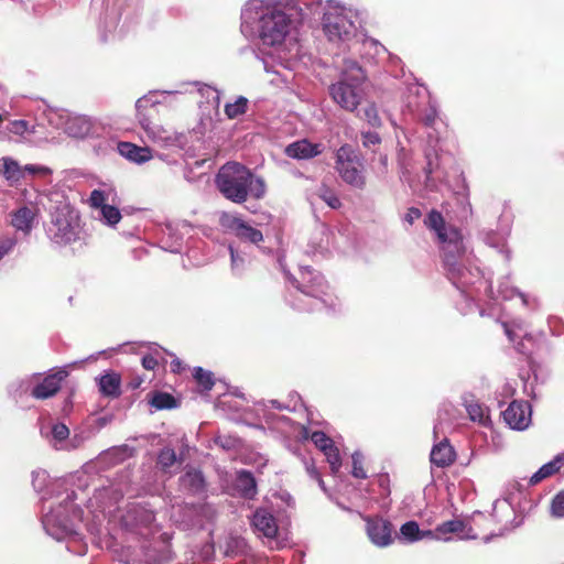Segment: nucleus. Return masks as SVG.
<instances>
[{
  "mask_svg": "<svg viewBox=\"0 0 564 564\" xmlns=\"http://www.w3.org/2000/svg\"><path fill=\"white\" fill-rule=\"evenodd\" d=\"M295 0H248L241 8L240 31L248 40H257L263 50L278 54L280 64L289 61L286 50L295 28Z\"/></svg>",
  "mask_w": 564,
  "mask_h": 564,
  "instance_id": "1",
  "label": "nucleus"
},
{
  "mask_svg": "<svg viewBox=\"0 0 564 564\" xmlns=\"http://www.w3.org/2000/svg\"><path fill=\"white\" fill-rule=\"evenodd\" d=\"M155 516L148 505L132 502L120 511L119 524L122 531L128 534L138 535L147 540L154 532ZM131 546L127 549V554L122 555L121 562L124 564H167L173 560V553L170 545L160 543L159 545L148 544L143 541L139 551L133 555L130 552Z\"/></svg>",
  "mask_w": 564,
  "mask_h": 564,
  "instance_id": "2",
  "label": "nucleus"
},
{
  "mask_svg": "<svg viewBox=\"0 0 564 564\" xmlns=\"http://www.w3.org/2000/svg\"><path fill=\"white\" fill-rule=\"evenodd\" d=\"M74 490L65 489V497L57 506L50 505L42 517L45 532L56 541L66 542V550L75 555L83 556L87 553V543L78 532L76 524L82 521L84 511L74 505L76 500Z\"/></svg>",
  "mask_w": 564,
  "mask_h": 564,
  "instance_id": "3",
  "label": "nucleus"
},
{
  "mask_svg": "<svg viewBox=\"0 0 564 564\" xmlns=\"http://www.w3.org/2000/svg\"><path fill=\"white\" fill-rule=\"evenodd\" d=\"M181 90H151L135 102L137 120L147 138L154 144L165 149L186 150L189 144V132H176L155 122L158 106L166 96Z\"/></svg>",
  "mask_w": 564,
  "mask_h": 564,
  "instance_id": "4",
  "label": "nucleus"
},
{
  "mask_svg": "<svg viewBox=\"0 0 564 564\" xmlns=\"http://www.w3.org/2000/svg\"><path fill=\"white\" fill-rule=\"evenodd\" d=\"M438 243L448 280L462 294L471 297L468 288L481 280V271L471 263L462 232L457 228L449 230Z\"/></svg>",
  "mask_w": 564,
  "mask_h": 564,
  "instance_id": "5",
  "label": "nucleus"
},
{
  "mask_svg": "<svg viewBox=\"0 0 564 564\" xmlns=\"http://www.w3.org/2000/svg\"><path fill=\"white\" fill-rule=\"evenodd\" d=\"M278 262L288 281L296 290L295 294H291L293 300L288 299L294 310L311 312L333 305L329 285L321 272L311 267H300L296 278L285 268L283 257H279Z\"/></svg>",
  "mask_w": 564,
  "mask_h": 564,
  "instance_id": "6",
  "label": "nucleus"
},
{
  "mask_svg": "<svg viewBox=\"0 0 564 564\" xmlns=\"http://www.w3.org/2000/svg\"><path fill=\"white\" fill-rule=\"evenodd\" d=\"M215 185L226 199L235 204L245 203L249 195L259 199L265 194L264 181L238 162L224 164L216 174Z\"/></svg>",
  "mask_w": 564,
  "mask_h": 564,
  "instance_id": "7",
  "label": "nucleus"
},
{
  "mask_svg": "<svg viewBox=\"0 0 564 564\" xmlns=\"http://www.w3.org/2000/svg\"><path fill=\"white\" fill-rule=\"evenodd\" d=\"M323 31L329 42L337 44L341 50H350L359 42V28L361 19L359 12L347 8L337 0H327L323 12Z\"/></svg>",
  "mask_w": 564,
  "mask_h": 564,
  "instance_id": "8",
  "label": "nucleus"
},
{
  "mask_svg": "<svg viewBox=\"0 0 564 564\" xmlns=\"http://www.w3.org/2000/svg\"><path fill=\"white\" fill-rule=\"evenodd\" d=\"M50 126L64 131L76 139H100L97 145H94L97 153L105 152L110 143L104 138L106 129L97 121L83 115H70L64 109H47L44 112Z\"/></svg>",
  "mask_w": 564,
  "mask_h": 564,
  "instance_id": "9",
  "label": "nucleus"
},
{
  "mask_svg": "<svg viewBox=\"0 0 564 564\" xmlns=\"http://www.w3.org/2000/svg\"><path fill=\"white\" fill-rule=\"evenodd\" d=\"M79 212L66 199L56 202L46 227L48 239L57 246H67L80 239Z\"/></svg>",
  "mask_w": 564,
  "mask_h": 564,
  "instance_id": "10",
  "label": "nucleus"
},
{
  "mask_svg": "<svg viewBox=\"0 0 564 564\" xmlns=\"http://www.w3.org/2000/svg\"><path fill=\"white\" fill-rule=\"evenodd\" d=\"M328 93L337 106L346 111L355 112L364 97L362 77H339L328 87Z\"/></svg>",
  "mask_w": 564,
  "mask_h": 564,
  "instance_id": "11",
  "label": "nucleus"
},
{
  "mask_svg": "<svg viewBox=\"0 0 564 564\" xmlns=\"http://www.w3.org/2000/svg\"><path fill=\"white\" fill-rule=\"evenodd\" d=\"M335 169L348 185L358 189L365 187L366 177L362 172V162L351 145L344 144L336 151Z\"/></svg>",
  "mask_w": 564,
  "mask_h": 564,
  "instance_id": "12",
  "label": "nucleus"
},
{
  "mask_svg": "<svg viewBox=\"0 0 564 564\" xmlns=\"http://www.w3.org/2000/svg\"><path fill=\"white\" fill-rule=\"evenodd\" d=\"M359 43L351 45L349 51L357 52L361 59L370 65L379 64L383 58L388 57L392 64L400 63L401 59L392 55L384 45H382L376 39L369 37L365 33L360 32L356 39Z\"/></svg>",
  "mask_w": 564,
  "mask_h": 564,
  "instance_id": "13",
  "label": "nucleus"
},
{
  "mask_svg": "<svg viewBox=\"0 0 564 564\" xmlns=\"http://www.w3.org/2000/svg\"><path fill=\"white\" fill-rule=\"evenodd\" d=\"M35 375L33 399L46 400L54 397L61 390L62 383L69 372L67 367L64 366L50 369L45 376L41 372H35Z\"/></svg>",
  "mask_w": 564,
  "mask_h": 564,
  "instance_id": "14",
  "label": "nucleus"
},
{
  "mask_svg": "<svg viewBox=\"0 0 564 564\" xmlns=\"http://www.w3.org/2000/svg\"><path fill=\"white\" fill-rule=\"evenodd\" d=\"M219 224L226 231L234 234L241 241L250 242L256 246L263 241V234L259 229L252 227L235 214L227 212L221 213Z\"/></svg>",
  "mask_w": 564,
  "mask_h": 564,
  "instance_id": "15",
  "label": "nucleus"
},
{
  "mask_svg": "<svg viewBox=\"0 0 564 564\" xmlns=\"http://www.w3.org/2000/svg\"><path fill=\"white\" fill-rule=\"evenodd\" d=\"M416 98L417 102L409 100L408 108L419 121L426 127H432L438 115L436 101L431 98L425 87L417 88Z\"/></svg>",
  "mask_w": 564,
  "mask_h": 564,
  "instance_id": "16",
  "label": "nucleus"
},
{
  "mask_svg": "<svg viewBox=\"0 0 564 564\" xmlns=\"http://www.w3.org/2000/svg\"><path fill=\"white\" fill-rule=\"evenodd\" d=\"M364 520L371 543L379 547H386L392 543V524L390 521L380 517H364Z\"/></svg>",
  "mask_w": 564,
  "mask_h": 564,
  "instance_id": "17",
  "label": "nucleus"
},
{
  "mask_svg": "<svg viewBox=\"0 0 564 564\" xmlns=\"http://www.w3.org/2000/svg\"><path fill=\"white\" fill-rule=\"evenodd\" d=\"M425 165L423 173L425 176L424 184L429 191H437L438 183L446 180V173L440 164V156L434 148H427L424 151Z\"/></svg>",
  "mask_w": 564,
  "mask_h": 564,
  "instance_id": "18",
  "label": "nucleus"
},
{
  "mask_svg": "<svg viewBox=\"0 0 564 564\" xmlns=\"http://www.w3.org/2000/svg\"><path fill=\"white\" fill-rule=\"evenodd\" d=\"M503 421L512 430L523 431L531 422V406L524 401H512L502 412Z\"/></svg>",
  "mask_w": 564,
  "mask_h": 564,
  "instance_id": "19",
  "label": "nucleus"
},
{
  "mask_svg": "<svg viewBox=\"0 0 564 564\" xmlns=\"http://www.w3.org/2000/svg\"><path fill=\"white\" fill-rule=\"evenodd\" d=\"M312 442L325 455L333 475H337L341 467V459L334 441L322 431H315L311 435Z\"/></svg>",
  "mask_w": 564,
  "mask_h": 564,
  "instance_id": "20",
  "label": "nucleus"
},
{
  "mask_svg": "<svg viewBox=\"0 0 564 564\" xmlns=\"http://www.w3.org/2000/svg\"><path fill=\"white\" fill-rule=\"evenodd\" d=\"M178 482L181 490L189 496L203 497L207 491V484L203 471L192 466L185 467Z\"/></svg>",
  "mask_w": 564,
  "mask_h": 564,
  "instance_id": "21",
  "label": "nucleus"
},
{
  "mask_svg": "<svg viewBox=\"0 0 564 564\" xmlns=\"http://www.w3.org/2000/svg\"><path fill=\"white\" fill-rule=\"evenodd\" d=\"M191 227L192 226L188 221H182L176 226L172 224L165 225V227L162 229V237L160 239L162 249L172 253L180 252L184 238L182 231L187 230Z\"/></svg>",
  "mask_w": 564,
  "mask_h": 564,
  "instance_id": "22",
  "label": "nucleus"
},
{
  "mask_svg": "<svg viewBox=\"0 0 564 564\" xmlns=\"http://www.w3.org/2000/svg\"><path fill=\"white\" fill-rule=\"evenodd\" d=\"M35 216L33 207L23 205L10 213V224L17 231L28 236L34 227Z\"/></svg>",
  "mask_w": 564,
  "mask_h": 564,
  "instance_id": "23",
  "label": "nucleus"
},
{
  "mask_svg": "<svg viewBox=\"0 0 564 564\" xmlns=\"http://www.w3.org/2000/svg\"><path fill=\"white\" fill-rule=\"evenodd\" d=\"M251 524L256 532L264 538L273 539L278 533L274 516L264 508L257 509L252 516Z\"/></svg>",
  "mask_w": 564,
  "mask_h": 564,
  "instance_id": "24",
  "label": "nucleus"
},
{
  "mask_svg": "<svg viewBox=\"0 0 564 564\" xmlns=\"http://www.w3.org/2000/svg\"><path fill=\"white\" fill-rule=\"evenodd\" d=\"M322 153V144L306 139L295 141L285 148V154L296 160H308Z\"/></svg>",
  "mask_w": 564,
  "mask_h": 564,
  "instance_id": "25",
  "label": "nucleus"
},
{
  "mask_svg": "<svg viewBox=\"0 0 564 564\" xmlns=\"http://www.w3.org/2000/svg\"><path fill=\"white\" fill-rule=\"evenodd\" d=\"M237 494L243 498L251 500L257 496V481L251 471L241 469L237 473L235 485Z\"/></svg>",
  "mask_w": 564,
  "mask_h": 564,
  "instance_id": "26",
  "label": "nucleus"
},
{
  "mask_svg": "<svg viewBox=\"0 0 564 564\" xmlns=\"http://www.w3.org/2000/svg\"><path fill=\"white\" fill-rule=\"evenodd\" d=\"M431 463L437 467L449 466L455 460V452L447 438L435 444L430 454Z\"/></svg>",
  "mask_w": 564,
  "mask_h": 564,
  "instance_id": "27",
  "label": "nucleus"
},
{
  "mask_svg": "<svg viewBox=\"0 0 564 564\" xmlns=\"http://www.w3.org/2000/svg\"><path fill=\"white\" fill-rule=\"evenodd\" d=\"M117 148L120 155L138 164L145 163L152 158L149 148L138 147L131 142H118Z\"/></svg>",
  "mask_w": 564,
  "mask_h": 564,
  "instance_id": "28",
  "label": "nucleus"
},
{
  "mask_svg": "<svg viewBox=\"0 0 564 564\" xmlns=\"http://www.w3.org/2000/svg\"><path fill=\"white\" fill-rule=\"evenodd\" d=\"M96 380L99 391L104 397L113 399L121 394V378L118 373L113 371L107 372Z\"/></svg>",
  "mask_w": 564,
  "mask_h": 564,
  "instance_id": "29",
  "label": "nucleus"
},
{
  "mask_svg": "<svg viewBox=\"0 0 564 564\" xmlns=\"http://www.w3.org/2000/svg\"><path fill=\"white\" fill-rule=\"evenodd\" d=\"M35 379V372L24 376L22 378L14 379L8 386V393L17 401L25 395H30L33 398V388Z\"/></svg>",
  "mask_w": 564,
  "mask_h": 564,
  "instance_id": "30",
  "label": "nucleus"
},
{
  "mask_svg": "<svg viewBox=\"0 0 564 564\" xmlns=\"http://www.w3.org/2000/svg\"><path fill=\"white\" fill-rule=\"evenodd\" d=\"M118 198L117 191L110 185H104L102 187L94 189L88 198L90 207L97 212L102 206L110 203L116 204Z\"/></svg>",
  "mask_w": 564,
  "mask_h": 564,
  "instance_id": "31",
  "label": "nucleus"
},
{
  "mask_svg": "<svg viewBox=\"0 0 564 564\" xmlns=\"http://www.w3.org/2000/svg\"><path fill=\"white\" fill-rule=\"evenodd\" d=\"M397 161L401 181L412 186V182L414 180L415 165L411 151L401 147L398 151Z\"/></svg>",
  "mask_w": 564,
  "mask_h": 564,
  "instance_id": "32",
  "label": "nucleus"
},
{
  "mask_svg": "<svg viewBox=\"0 0 564 564\" xmlns=\"http://www.w3.org/2000/svg\"><path fill=\"white\" fill-rule=\"evenodd\" d=\"M229 253L232 275L236 278H242L250 264V257L247 252L235 248L232 245H229Z\"/></svg>",
  "mask_w": 564,
  "mask_h": 564,
  "instance_id": "33",
  "label": "nucleus"
},
{
  "mask_svg": "<svg viewBox=\"0 0 564 564\" xmlns=\"http://www.w3.org/2000/svg\"><path fill=\"white\" fill-rule=\"evenodd\" d=\"M564 463V453L557 454L551 462L542 465L530 478L531 485H536L543 479L554 475Z\"/></svg>",
  "mask_w": 564,
  "mask_h": 564,
  "instance_id": "34",
  "label": "nucleus"
},
{
  "mask_svg": "<svg viewBox=\"0 0 564 564\" xmlns=\"http://www.w3.org/2000/svg\"><path fill=\"white\" fill-rule=\"evenodd\" d=\"M480 237L487 246L497 249L498 252L505 254V259L509 261L510 251L506 245V234L495 230H481Z\"/></svg>",
  "mask_w": 564,
  "mask_h": 564,
  "instance_id": "35",
  "label": "nucleus"
},
{
  "mask_svg": "<svg viewBox=\"0 0 564 564\" xmlns=\"http://www.w3.org/2000/svg\"><path fill=\"white\" fill-rule=\"evenodd\" d=\"M424 224L431 230H433L437 237V239L442 237H446L449 230L455 229V227L446 226L444 217L441 212L432 209L425 217Z\"/></svg>",
  "mask_w": 564,
  "mask_h": 564,
  "instance_id": "36",
  "label": "nucleus"
},
{
  "mask_svg": "<svg viewBox=\"0 0 564 564\" xmlns=\"http://www.w3.org/2000/svg\"><path fill=\"white\" fill-rule=\"evenodd\" d=\"M499 512L506 514L507 517L512 516V521L510 523H508V521L505 522L506 530L514 529L520 524V522H516L517 517L509 499H497L494 503L492 516L497 519L498 522H503V519L499 516Z\"/></svg>",
  "mask_w": 564,
  "mask_h": 564,
  "instance_id": "37",
  "label": "nucleus"
},
{
  "mask_svg": "<svg viewBox=\"0 0 564 564\" xmlns=\"http://www.w3.org/2000/svg\"><path fill=\"white\" fill-rule=\"evenodd\" d=\"M400 534L406 542L413 543L427 536H434L431 530L422 531L415 521H408L400 528Z\"/></svg>",
  "mask_w": 564,
  "mask_h": 564,
  "instance_id": "38",
  "label": "nucleus"
},
{
  "mask_svg": "<svg viewBox=\"0 0 564 564\" xmlns=\"http://www.w3.org/2000/svg\"><path fill=\"white\" fill-rule=\"evenodd\" d=\"M43 127V123L32 124L30 121L20 119L9 121L7 124V130L10 133L21 135L23 138H29L32 134L39 133V129Z\"/></svg>",
  "mask_w": 564,
  "mask_h": 564,
  "instance_id": "39",
  "label": "nucleus"
},
{
  "mask_svg": "<svg viewBox=\"0 0 564 564\" xmlns=\"http://www.w3.org/2000/svg\"><path fill=\"white\" fill-rule=\"evenodd\" d=\"M96 213V219L100 220L104 225L115 227L121 220V213L119 208L110 203L102 206Z\"/></svg>",
  "mask_w": 564,
  "mask_h": 564,
  "instance_id": "40",
  "label": "nucleus"
},
{
  "mask_svg": "<svg viewBox=\"0 0 564 564\" xmlns=\"http://www.w3.org/2000/svg\"><path fill=\"white\" fill-rule=\"evenodd\" d=\"M248 543L246 539L239 535H229L225 543V555L236 557L247 553Z\"/></svg>",
  "mask_w": 564,
  "mask_h": 564,
  "instance_id": "41",
  "label": "nucleus"
},
{
  "mask_svg": "<svg viewBox=\"0 0 564 564\" xmlns=\"http://www.w3.org/2000/svg\"><path fill=\"white\" fill-rule=\"evenodd\" d=\"M297 7L294 12H297L301 19H306L319 14L325 7L323 0H295Z\"/></svg>",
  "mask_w": 564,
  "mask_h": 564,
  "instance_id": "42",
  "label": "nucleus"
},
{
  "mask_svg": "<svg viewBox=\"0 0 564 564\" xmlns=\"http://www.w3.org/2000/svg\"><path fill=\"white\" fill-rule=\"evenodd\" d=\"M68 437L69 429L64 423L57 422L51 426L48 442L55 449L59 445H65Z\"/></svg>",
  "mask_w": 564,
  "mask_h": 564,
  "instance_id": "43",
  "label": "nucleus"
},
{
  "mask_svg": "<svg viewBox=\"0 0 564 564\" xmlns=\"http://www.w3.org/2000/svg\"><path fill=\"white\" fill-rule=\"evenodd\" d=\"M3 176L11 183L19 182L23 177V170L19 163L11 158H3Z\"/></svg>",
  "mask_w": 564,
  "mask_h": 564,
  "instance_id": "44",
  "label": "nucleus"
},
{
  "mask_svg": "<svg viewBox=\"0 0 564 564\" xmlns=\"http://www.w3.org/2000/svg\"><path fill=\"white\" fill-rule=\"evenodd\" d=\"M150 404L156 410H171L178 406L176 399L167 392H155Z\"/></svg>",
  "mask_w": 564,
  "mask_h": 564,
  "instance_id": "45",
  "label": "nucleus"
},
{
  "mask_svg": "<svg viewBox=\"0 0 564 564\" xmlns=\"http://www.w3.org/2000/svg\"><path fill=\"white\" fill-rule=\"evenodd\" d=\"M176 462H183V455L180 456L176 454L175 449L172 447L165 446L158 454V465L166 470L172 467Z\"/></svg>",
  "mask_w": 564,
  "mask_h": 564,
  "instance_id": "46",
  "label": "nucleus"
},
{
  "mask_svg": "<svg viewBox=\"0 0 564 564\" xmlns=\"http://www.w3.org/2000/svg\"><path fill=\"white\" fill-rule=\"evenodd\" d=\"M249 100L239 96L234 102H227L225 105V115L228 119H236L247 112Z\"/></svg>",
  "mask_w": 564,
  "mask_h": 564,
  "instance_id": "47",
  "label": "nucleus"
},
{
  "mask_svg": "<svg viewBox=\"0 0 564 564\" xmlns=\"http://www.w3.org/2000/svg\"><path fill=\"white\" fill-rule=\"evenodd\" d=\"M357 117L366 121L372 128H379L382 123L377 106L373 102H370L365 108L358 110Z\"/></svg>",
  "mask_w": 564,
  "mask_h": 564,
  "instance_id": "48",
  "label": "nucleus"
},
{
  "mask_svg": "<svg viewBox=\"0 0 564 564\" xmlns=\"http://www.w3.org/2000/svg\"><path fill=\"white\" fill-rule=\"evenodd\" d=\"M360 78L362 77V84L367 79V70L355 59L347 58L344 62V69L339 77Z\"/></svg>",
  "mask_w": 564,
  "mask_h": 564,
  "instance_id": "49",
  "label": "nucleus"
},
{
  "mask_svg": "<svg viewBox=\"0 0 564 564\" xmlns=\"http://www.w3.org/2000/svg\"><path fill=\"white\" fill-rule=\"evenodd\" d=\"M465 529V522L458 519L448 520L438 524L435 529V534L438 539L448 540L445 538L449 533H460Z\"/></svg>",
  "mask_w": 564,
  "mask_h": 564,
  "instance_id": "50",
  "label": "nucleus"
},
{
  "mask_svg": "<svg viewBox=\"0 0 564 564\" xmlns=\"http://www.w3.org/2000/svg\"><path fill=\"white\" fill-rule=\"evenodd\" d=\"M150 354L142 357L141 362L144 369L154 370L159 364L158 358L160 357L161 352H167V350L155 343L150 344Z\"/></svg>",
  "mask_w": 564,
  "mask_h": 564,
  "instance_id": "51",
  "label": "nucleus"
},
{
  "mask_svg": "<svg viewBox=\"0 0 564 564\" xmlns=\"http://www.w3.org/2000/svg\"><path fill=\"white\" fill-rule=\"evenodd\" d=\"M193 376L197 383L205 390L210 391L215 384L213 372L204 370L202 367H195Z\"/></svg>",
  "mask_w": 564,
  "mask_h": 564,
  "instance_id": "52",
  "label": "nucleus"
},
{
  "mask_svg": "<svg viewBox=\"0 0 564 564\" xmlns=\"http://www.w3.org/2000/svg\"><path fill=\"white\" fill-rule=\"evenodd\" d=\"M256 57H259L260 62L262 63L263 69L267 73L279 75L280 72L278 67H286V65H284L285 62H282V64H280L278 54L274 51L273 53H269V57H265L264 54L261 57L259 56V54H256Z\"/></svg>",
  "mask_w": 564,
  "mask_h": 564,
  "instance_id": "53",
  "label": "nucleus"
},
{
  "mask_svg": "<svg viewBox=\"0 0 564 564\" xmlns=\"http://www.w3.org/2000/svg\"><path fill=\"white\" fill-rule=\"evenodd\" d=\"M196 86H198L199 94L207 99L209 104L213 105V107L218 108L220 105V91L216 88L206 85L196 83Z\"/></svg>",
  "mask_w": 564,
  "mask_h": 564,
  "instance_id": "54",
  "label": "nucleus"
},
{
  "mask_svg": "<svg viewBox=\"0 0 564 564\" xmlns=\"http://www.w3.org/2000/svg\"><path fill=\"white\" fill-rule=\"evenodd\" d=\"M456 200L460 208L458 217L460 219H466L471 215L473 209L469 202L468 191L465 185L463 187V192L456 194Z\"/></svg>",
  "mask_w": 564,
  "mask_h": 564,
  "instance_id": "55",
  "label": "nucleus"
},
{
  "mask_svg": "<svg viewBox=\"0 0 564 564\" xmlns=\"http://www.w3.org/2000/svg\"><path fill=\"white\" fill-rule=\"evenodd\" d=\"M48 474L44 469H37L32 471V486L35 491L41 492L43 491L48 484Z\"/></svg>",
  "mask_w": 564,
  "mask_h": 564,
  "instance_id": "56",
  "label": "nucleus"
},
{
  "mask_svg": "<svg viewBox=\"0 0 564 564\" xmlns=\"http://www.w3.org/2000/svg\"><path fill=\"white\" fill-rule=\"evenodd\" d=\"M18 245V238L14 235L0 237V261L10 254Z\"/></svg>",
  "mask_w": 564,
  "mask_h": 564,
  "instance_id": "57",
  "label": "nucleus"
},
{
  "mask_svg": "<svg viewBox=\"0 0 564 564\" xmlns=\"http://www.w3.org/2000/svg\"><path fill=\"white\" fill-rule=\"evenodd\" d=\"M498 295L503 300H511L514 296L522 299L525 303V295L516 288L508 286L505 282H501L498 286Z\"/></svg>",
  "mask_w": 564,
  "mask_h": 564,
  "instance_id": "58",
  "label": "nucleus"
},
{
  "mask_svg": "<svg viewBox=\"0 0 564 564\" xmlns=\"http://www.w3.org/2000/svg\"><path fill=\"white\" fill-rule=\"evenodd\" d=\"M351 459H352V470H351L352 476L355 478H359V479L367 478V474L362 467V460H364L362 454L360 452H355L351 455Z\"/></svg>",
  "mask_w": 564,
  "mask_h": 564,
  "instance_id": "59",
  "label": "nucleus"
},
{
  "mask_svg": "<svg viewBox=\"0 0 564 564\" xmlns=\"http://www.w3.org/2000/svg\"><path fill=\"white\" fill-rule=\"evenodd\" d=\"M551 514L555 518L564 517V491L558 492L551 501Z\"/></svg>",
  "mask_w": 564,
  "mask_h": 564,
  "instance_id": "60",
  "label": "nucleus"
},
{
  "mask_svg": "<svg viewBox=\"0 0 564 564\" xmlns=\"http://www.w3.org/2000/svg\"><path fill=\"white\" fill-rule=\"evenodd\" d=\"M213 441L217 446L225 451H231L238 445V440L230 435H217Z\"/></svg>",
  "mask_w": 564,
  "mask_h": 564,
  "instance_id": "61",
  "label": "nucleus"
},
{
  "mask_svg": "<svg viewBox=\"0 0 564 564\" xmlns=\"http://www.w3.org/2000/svg\"><path fill=\"white\" fill-rule=\"evenodd\" d=\"M361 142L365 148L371 149L381 142V138L376 131L361 132Z\"/></svg>",
  "mask_w": 564,
  "mask_h": 564,
  "instance_id": "62",
  "label": "nucleus"
},
{
  "mask_svg": "<svg viewBox=\"0 0 564 564\" xmlns=\"http://www.w3.org/2000/svg\"><path fill=\"white\" fill-rule=\"evenodd\" d=\"M84 437L80 434H75L73 437H68L65 445L57 446V451H73L82 446Z\"/></svg>",
  "mask_w": 564,
  "mask_h": 564,
  "instance_id": "63",
  "label": "nucleus"
},
{
  "mask_svg": "<svg viewBox=\"0 0 564 564\" xmlns=\"http://www.w3.org/2000/svg\"><path fill=\"white\" fill-rule=\"evenodd\" d=\"M321 197L333 209H337L341 206L340 199L327 189L324 191Z\"/></svg>",
  "mask_w": 564,
  "mask_h": 564,
  "instance_id": "64",
  "label": "nucleus"
}]
</instances>
